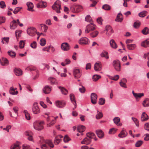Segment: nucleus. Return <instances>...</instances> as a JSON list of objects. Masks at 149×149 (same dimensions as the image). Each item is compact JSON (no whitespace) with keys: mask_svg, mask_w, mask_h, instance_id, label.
Masks as SVG:
<instances>
[{"mask_svg":"<svg viewBox=\"0 0 149 149\" xmlns=\"http://www.w3.org/2000/svg\"><path fill=\"white\" fill-rule=\"evenodd\" d=\"M111 6L109 5L105 4L102 7V8L106 10H109L111 9Z\"/></svg>","mask_w":149,"mask_h":149,"instance_id":"42","label":"nucleus"},{"mask_svg":"<svg viewBox=\"0 0 149 149\" xmlns=\"http://www.w3.org/2000/svg\"><path fill=\"white\" fill-rule=\"evenodd\" d=\"M45 143L47 144L51 148H53L54 146V145L52 143V141L50 140H47L45 141Z\"/></svg>","mask_w":149,"mask_h":149,"instance_id":"46","label":"nucleus"},{"mask_svg":"<svg viewBox=\"0 0 149 149\" xmlns=\"http://www.w3.org/2000/svg\"><path fill=\"white\" fill-rule=\"evenodd\" d=\"M146 11H143L139 14V15L140 17H143L146 15Z\"/></svg>","mask_w":149,"mask_h":149,"instance_id":"51","label":"nucleus"},{"mask_svg":"<svg viewBox=\"0 0 149 149\" xmlns=\"http://www.w3.org/2000/svg\"><path fill=\"white\" fill-rule=\"evenodd\" d=\"M91 142V139L89 138L86 137L81 142V143L82 144H85L88 145Z\"/></svg>","mask_w":149,"mask_h":149,"instance_id":"22","label":"nucleus"},{"mask_svg":"<svg viewBox=\"0 0 149 149\" xmlns=\"http://www.w3.org/2000/svg\"><path fill=\"white\" fill-rule=\"evenodd\" d=\"M100 56L102 57L105 58L106 59L109 58L108 52L105 51H103L100 54Z\"/></svg>","mask_w":149,"mask_h":149,"instance_id":"28","label":"nucleus"},{"mask_svg":"<svg viewBox=\"0 0 149 149\" xmlns=\"http://www.w3.org/2000/svg\"><path fill=\"white\" fill-rule=\"evenodd\" d=\"M33 126L35 129L38 130H41L43 128L42 125L37 122L34 123Z\"/></svg>","mask_w":149,"mask_h":149,"instance_id":"8","label":"nucleus"},{"mask_svg":"<svg viewBox=\"0 0 149 149\" xmlns=\"http://www.w3.org/2000/svg\"><path fill=\"white\" fill-rule=\"evenodd\" d=\"M89 41V40L87 38L84 37L81 38L79 39V43L81 45H84L88 44Z\"/></svg>","mask_w":149,"mask_h":149,"instance_id":"5","label":"nucleus"},{"mask_svg":"<svg viewBox=\"0 0 149 149\" xmlns=\"http://www.w3.org/2000/svg\"><path fill=\"white\" fill-rule=\"evenodd\" d=\"M24 113L25 114V118L27 120H29L30 119V114L28 113L27 110H24Z\"/></svg>","mask_w":149,"mask_h":149,"instance_id":"41","label":"nucleus"},{"mask_svg":"<svg viewBox=\"0 0 149 149\" xmlns=\"http://www.w3.org/2000/svg\"><path fill=\"white\" fill-rule=\"evenodd\" d=\"M140 25V23L139 22H134L133 26L136 29L138 28Z\"/></svg>","mask_w":149,"mask_h":149,"instance_id":"56","label":"nucleus"},{"mask_svg":"<svg viewBox=\"0 0 149 149\" xmlns=\"http://www.w3.org/2000/svg\"><path fill=\"white\" fill-rule=\"evenodd\" d=\"M91 18L89 15H87L85 18L86 21L87 22H90L91 20Z\"/></svg>","mask_w":149,"mask_h":149,"instance_id":"63","label":"nucleus"},{"mask_svg":"<svg viewBox=\"0 0 149 149\" xmlns=\"http://www.w3.org/2000/svg\"><path fill=\"white\" fill-rule=\"evenodd\" d=\"M56 106L59 108H62L64 107L66 105L65 102L63 101H56L55 102Z\"/></svg>","mask_w":149,"mask_h":149,"instance_id":"6","label":"nucleus"},{"mask_svg":"<svg viewBox=\"0 0 149 149\" xmlns=\"http://www.w3.org/2000/svg\"><path fill=\"white\" fill-rule=\"evenodd\" d=\"M149 102V99H145L143 103V105L144 107H148L149 106V104L148 102Z\"/></svg>","mask_w":149,"mask_h":149,"instance_id":"36","label":"nucleus"},{"mask_svg":"<svg viewBox=\"0 0 149 149\" xmlns=\"http://www.w3.org/2000/svg\"><path fill=\"white\" fill-rule=\"evenodd\" d=\"M105 100L104 98H101L99 99V104L101 105H102L105 103Z\"/></svg>","mask_w":149,"mask_h":149,"instance_id":"57","label":"nucleus"},{"mask_svg":"<svg viewBox=\"0 0 149 149\" xmlns=\"http://www.w3.org/2000/svg\"><path fill=\"white\" fill-rule=\"evenodd\" d=\"M10 149H20V147L18 144H14L10 147Z\"/></svg>","mask_w":149,"mask_h":149,"instance_id":"50","label":"nucleus"},{"mask_svg":"<svg viewBox=\"0 0 149 149\" xmlns=\"http://www.w3.org/2000/svg\"><path fill=\"white\" fill-rule=\"evenodd\" d=\"M40 68H42L41 69L42 70H43L46 68L47 70H48L49 69V67L48 65L47 64H43L40 65Z\"/></svg>","mask_w":149,"mask_h":149,"instance_id":"49","label":"nucleus"},{"mask_svg":"<svg viewBox=\"0 0 149 149\" xmlns=\"http://www.w3.org/2000/svg\"><path fill=\"white\" fill-rule=\"evenodd\" d=\"M91 97L92 103L94 104H96L97 98V95L95 93H92L91 94Z\"/></svg>","mask_w":149,"mask_h":149,"instance_id":"7","label":"nucleus"},{"mask_svg":"<svg viewBox=\"0 0 149 149\" xmlns=\"http://www.w3.org/2000/svg\"><path fill=\"white\" fill-rule=\"evenodd\" d=\"M63 136L61 135H59L57 136L54 139V143L57 144H58L60 142L61 138Z\"/></svg>","mask_w":149,"mask_h":149,"instance_id":"27","label":"nucleus"},{"mask_svg":"<svg viewBox=\"0 0 149 149\" xmlns=\"http://www.w3.org/2000/svg\"><path fill=\"white\" fill-rule=\"evenodd\" d=\"M132 119L135 123L136 126L138 127L139 125V123L138 119L136 118L133 117H132Z\"/></svg>","mask_w":149,"mask_h":149,"instance_id":"47","label":"nucleus"},{"mask_svg":"<svg viewBox=\"0 0 149 149\" xmlns=\"http://www.w3.org/2000/svg\"><path fill=\"white\" fill-rule=\"evenodd\" d=\"M8 37H4L2 38L1 43L2 44L7 43L9 41Z\"/></svg>","mask_w":149,"mask_h":149,"instance_id":"39","label":"nucleus"},{"mask_svg":"<svg viewBox=\"0 0 149 149\" xmlns=\"http://www.w3.org/2000/svg\"><path fill=\"white\" fill-rule=\"evenodd\" d=\"M103 116L102 113L100 112H99L96 116V118L97 119H99L101 118Z\"/></svg>","mask_w":149,"mask_h":149,"instance_id":"58","label":"nucleus"},{"mask_svg":"<svg viewBox=\"0 0 149 149\" xmlns=\"http://www.w3.org/2000/svg\"><path fill=\"white\" fill-rule=\"evenodd\" d=\"M113 31L112 29V28L111 29H109V31H107L106 34L108 36H110L111 34L113 33Z\"/></svg>","mask_w":149,"mask_h":149,"instance_id":"61","label":"nucleus"},{"mask_svg":"<svg viewBox=\"0 0 149 149\" xmlns=\"http://www.w3.org/2000/svg\"><path fill=\"white\" fill-rule=\"evenodd\" d=\"M40 26L41 29L43 31V32H46L48 29V26L45 24H41Z\"/></svg>","mask_w":149,"mask_h":149,"instance_id":"34","label":"nucleus"},{"mask_svg":"<svg viewBox=\"0 0 149 149\" xmlns=\"http://www.w3.org/2000/svg\"><path fill=\"white\" fill-rule=\"evenodd\" d=\"M22 32V31L21 30H17L15 32V34L16 37L17 38L19 37L20 36Z\"/></svg>","mask_w":149,"mask_h":149,"instance_id":"48","label":"nucleus"},{"mask_svg":"<svg viewBox=\"0 0 149 149\" xmlns=\"http://www.w3.org/2000/svg\"><path fill=\"white\" fill-rule=\"evenodd\" d=\"M55 120H52L51 122L47 124V127H51L53 126L55 123Z\"/></svg>","mask_w":149,"mask_h":149,"instance_id":"38","label":"nucleus"},{"mask_svg":"<svg viewBox=\"0 0 149 149\" xmlns=\"http://www.w3.org/2000/svg\"><path fill=\"white\" fill-rule=\"evenodd\" d=\"M127 134L126 131L123 130L121 131L120 133L118 134V136L120 138H123L127 136Z\"/></svg>","mask_w":149,"mask_h":149,"instance_id":"24","label":"nucleus"},{"mask_svg":"<svg viewBox=\"0 0 149 149\" xmlns=\"http://www.w3.org/2000/svg\"><path fill=\"white\" fill-rule=\"evenodd\" d=\"M143 141L141 140H139L137 141L135 144V146L136 147H139L140 146L143 144Z\"/></svg>","mask_w":149,"mask_h":149,"instance_id":"55","label":"nucleus"},{"mask_svg":"<svg viewBox=\"0 0 149 149\" xmlns=\"http://www.w3.org/2000/svg\"><path fill=\"white\" fill-rule=\"evenodd\" d=\"M70 140V139L69 138L68 136L67 135H65L63 139L65 143L68 142Z\"/></svg>","mask_w":149,"mask_h":149,"instance_id":"59","label":"nucleus"},{"mask_svg":"<svg viewBox=\"0 0 149 149\" xmlns=\"http://www.w3.org/2000/svg\"><path fill=\"white\" fill-rule=\"evenodd\" d=\"M113 120L114 123L117 124L120 122V119L118 117H116L113 119Z\"/></svg>","mask_w":149,"mask_h":149,"instance_id":"54","label":"nucleus"},{"mask_svg":"<svg viewBox=\"0 0 149 149\" xmlns=\"http://www.w3.org/2000/svg\"><path fill=\"white\" fill-rule=\"evenodd\" d=\"M135 97L136 99L138 98H140L144 96V93H137L136 94H134Z\"/></svg>","mask_w":149,"mask_h":149,"instance_id":"45","label":"nucleus"},{"mask_svg":"<svg viewBox=\"0 0 149 149\" xmlns=\"http://www.w3.org/2000/svg\"><path fill=\"white\" fill-rule=\"evenodd\" d=\"M101 77V76L100 75L95 74L92 77V79L94 81H97L98 79H99Z\"/></svg>","mask_w":149,"mask_h":149,"instance_id":"44","label":"nucleus"},{"mask_svg":"<svg viewBox=\"0 0 149 149\" xmlns=\"http://www.w3.org/2000/svg\"><path fill=\"white\" fill-rule=\"evenodd\" d=\"M96 132L97 136L99 138L102 139L104 137V134L102 130H96Z\"/></svg>","mask_w":149,"mask_h":149,"instance_id":"21","label":"nucleus"},{"mask_svg":"<svg viewBox=\"0 0 149 149\" xmlns=\"http://www.w3.org/2000/svg\"><path fill=\"white\" fill-rule=\"evenodd\" d=\"M126 82V79L125 78H123L120 82V84L121 86L123 87L127 88V87L125 84Z\"/></svg>","mask_w":149,"mask_h":149,"instance_id":"29","label":"nucleus"},{"mask_svg":"<svg viewBox=\"0 0 149 149\" xmlns=\"http://www.w3.org/2000/svg\"><path fill=\"white\" fill-rule=\"evenodd\" d=\"M149 45V39H147L141 43V46L144 47H146L147 46H148Z\"/></svg>","mask_w":149,"mask_h":149,"instance_id":"33","label":"nucleus"},{"mask_svg":"<svg viewBox=\"0 0 149 149\" xmlns=\"http://www.w3.org/2000/svg\"><path fill=\"white\" fill-rule=\"evenodd\" d=\"M109 43L112 48L114 49L117 48L118 45L113 39H111L109 42Z\"/></svg>","mask_w":149,"mask_h":149,"instance_id":"18","label":"nucleus"},{"mask_svg":"<svg viewBox=\"0 0 149 149\" xmlns=\"http://www.w3.org/2000/svg\"><path fill=\"white\" fill-rule=\"evenodd\" d=\"M58 87L60 90L61 93L64 95H66L68 93V91L67 90L65 89L64 88L60 86H58Z\"/></svg>","mask_w":149,"mask_h":149,"instance_id":"25","label":"nucleus"},{"mask_svg":"<svg viewBox=\"0 0 149 149\" xmlns=\"http://www.w3.org/2000/svg\"><path fill=\"white\" fill-rule=\"evenodd\" d=\"M31 47L33 49H36L37 47V43L36 41H33L31 44Z\"/></svg>","mask_w":149,"mask_h":149,"instance_id":"62","label":"nucleus"},{"mask_svg":"<svg viewBox=\"0 0 149 149\" xmlns=\"http://www.w3.org/2000/svg\"><path fill=\"white\" fill-rule=\"evenodd\" d=\"M6 7V5L5 3L3 1H1L0 2V7L2 8H4Z\"/></svg>","mask_w":149,"mask_h":149,"instance_id":"60","label":"nucleus"},{"mask_svg":"<svg viewBox=\"0 0 149 149\" xmlns=\"http://www.w3.org/2000/svg\"><path fill=\"white\" fill-rule=\"evenodd\" d=\"M26 69L28 71H32L35 70H36V67L33 66H29L27 67Z\"/></svg>","mask_w":149,"mask_h":149,"instance_id":"40","label":"nucleus"},{"mask_svg":"<svg viewBox=\"0 0 149 149\" xmlns=\"http://www.w3.org/2000/svg\"><path fill=\"white\" fill-rule=\"evenodd\" d=\"M9 92L10 94L13 95H16L18 93V91H15V88L13 86L10 87L9 90Z\"/></svg>","mask_w":149,"mask_h":149,"instance_id":"26","label":"nucleus"},{"mask_svg":"<svg viewBox=\"0 0 149 149\" xmlns=\"http://www.w3.org/2000/svg\"><path fill=\"white\" fill-rule=\"evenodd\" d=\"M52 7L54 10H56L57 13H60V10L61 9V2L58 0L56 1L52 6Z\"/></svg>","mask_w":149,"mask_h":149,"instance_id":"1","label":"nucleus"},{"mask_svg":"<svg viewBox=\"0 0 149 149\" xmlns=\"http://www.w3.org/2000/svg\"><path fill=\"white\" fill-rule=\"evenodd\" d=\"M99 33V32L97 31H95L90 33L91 36L92 38H95L96 37Z\"/></svg>","mask_w":149,"mask_h":149,"instance_id":"43","label":"nucleus"},{"mask_svg":"<svg viewBox=\"0 0 149 149\" xmlns=\"http://www.w3.org/2000/svg\"><path fill=\"white\" fill-rule=\"evenodd\" d=\"M83 10V7L80 5H77L74 8V12L78 13L81 12Z\"/></svg>","mask_w":149,"mask_h":149,"instance_id":"23","label":"nucleus"},{"mask_svg":"<svg viewBox=\"0 0 149 149\" xmlns=\"http://www.w3.org/2000/svg\"><path fill=\"white\" fill-rule=\"evenodd\" d=\"M14 73L15 75L18 76H20L22 75V70L18 68H15L14 70Z\"/></svg>","mask_w":149,"mask_h":149,"instance_id":"15","label":"nucleus"},{"mask_svg":"<svg viewBox=\"0 0 149 149\" xmlns=\"http://www.w3.org/2000/svg\"><path fill=\"white\" fill-rule=\"evenodd\" d=\"M70 97L72 102L74 106V108H73V109H74L76 108L77 106L74 95L73 94H71L70 95Z\"/></svg>","mask_w":149,"mask_h":149,"instance_id":"9","label":"nucleus"},{"mask_svg":"<svg viewBox=\"0 0 149 149\" xmlns=\"http://www.w3.org/2000/svg\"><path fill=\"white\" fill-rule=\"evenodd\" d=\"M61 47L62 49L64 51H68L70 49L69 44L67 42L62 43Z\"/></svg>","mask_w":149,"mask_h":149,"instance_id":"10","label":"nucleus"},{"mask_svg":"<svg viewBox=\"0 0 149 149\" xmlns=\"http://www.w3.org/2000/svg\"><path fill=\"white\" fill-rule=\"evenodd\" d=\"M113 65L115 70L117 71L120 70V65L119 61L118 60L114 61L113 63Z\"/></svg>","mask_w":149,"mask_h":149,"instance_id":"3","label":"nucleus"},{"mask_svg":"<svg viewBox=\"0 0 149 149\" xmlns=\"http://www.w3.org/2000/svg\"><path fill=\"white\" fill-rule=\"evenodd\" d=\"M32 111L35 114H37L40 112V110L37 105V103L34 102L33 104L32 108Z\"/></svg>","mask_w":149,"mask_h":149,"instance_id":"2","label":"nucleus"},{"mask_svg":"<svg viewBox=\"0 0 149 149\" xmlns=\"http://www.w3.org/2000/svg\"><path fill=\"white\" fill-rule=\"evenodd\" d=\"M86 135L87 137L90 138L91 139L95 136V134L94 133L91 132L87 133Z\"/></svg>","mask_w":149,"mask_h":149,"instance_id":"37","label":"nucleus"},{"mask_svg":"<svg viewBox=\"0 0 149 149\" xmlns=\"http://www.w3.org/2000/svg\"><path fill=\"white\" fill-rule=\"evenodd\" d=\"M77 131L79 132H82L85 130V127L83 125H79L77 127Z\"/></svg>","mask_w":149,"mask_h":149,"instance_id":"31","label":"nucleus"},{"mask_svg":"<svg viewBox=\"0 0 149 149\" xmlns=\"http://www.w3.org/2000/svg\"><path fill=\"white\" fill-rule=\"evenodd\" d=\"M36 6L38 8H44L47 6V3L44 1H40L37 4Z\"/></svg>","mask_w":149,"mask_h":149,"instance_id":"14","label":"nucleus"},{"mask_svg":"<svg viewBox=\"0 0 149 149\" xmlns=\"http://www.w3.org/2000/svg\"><path fill=\"white\" fill-rule=\"evenodd\" d=\"M28 7V10L29 11H33L34 10L33 9L34 6L33 4L31 2H28L26 3Z\"/></svg>","mask_w":149,"mask_h":149,"instance_id":"20","label":"nucleus"},{"mask_svg":"<svg viewBox=\"0 0 149 149\" xmlns=\"http://www.w3.org/2000/svg\"><path fill=\"white\" fill-rule=\"evenodd\" d=\"M17 26V22L16 20H13L10 23V26L11 29H15Z\"/></svg>","mask_w":149,"mask_h":149,"instance_id":"13","label":"nucleus"},{"mask_svg":"<svg viewBox=\"0 0 149 149\" xmlns=\"http://www.w3.org/2000/svg\"><path fill=\"white\" fill-rule=\"evenodd\" d=\"M73 73L75 78L79 77L81 75L79 70L76 68H74V69Z\"/></svg>","mask_w":149,"mask_h":149,"instance_id":"11","label":"nucleus"},{"mask_svg":"<svg viewBox=\"0 0 149 149\" xmlns=\"http://www.w3.org/2000/svg\"><path fill=\"white\" fill-rule=\"evenodd\" d=\"M46 40L44 38H42L40 40V45L42 46H44L46 44Z\"/></svg>","mask_w":149,"mask_h":149,"instance_id":"53","label":"nucleus"},{"mask_svg":"<svg viewBox=\"0 0 149 149\" xmlns=\"http://www.w3.org/2000/svg\"><path fill=\"white\" fill-rule=\"evenodd\" d=\"M127 48L130 50H133L136 47L135 44H127Z\"/></svg>","mask_w":149,"mask_h":149,"instance_id":"32","label":"nucleus"},{"mask_svg":"<svg viewBox=\"0 0 149 149\" xmlns=\"http://www.w3.org/2000/svg\"><path fill=\"white\" fill-rule=\"evenodd\" d=\"M102 68L101 63L100 62H96L94 65V70L96 71L100 70Z\"/></svg>","mask_w":149,"mask_h":149,"instance_id":"12","label":"nucleus"},{"mask_svg":"<svg viewBox=\"0 0 149 149\" xmlns=\"http://www.w3.org/2000/svg\"><path fill=\"white\" fill-rule=\"evenodd\" d=\"M148 119V117L146 113L143 112L141 115V120L142 121H145Z\"/></svg>","mask_w":149,"mask_h":149,"instance_id":"19","label":"nucleus"},{"mask_svg":"<svg viewBox=\"0 0 149 149\" xmlns=\"http://www.w3.org/2000/svg\"><path fill=\"white\" fill-rule=\"evenodd\" d=\"M23 149H30V147L29 145L24 144L22 146Z\"/></svg>","mask_w":149,"mask_h":149,"instance_id":"64","label":"nucleus"},{"mask_svg":"<svg viewBox=\"0 0 149 149\" xmlns=\"http://www.w3.org/2000/svg\"><path fill=\"white\" fill-rule=\"evenodd\" d=\"M87 26L88 29H89L90 31H91L95 29L96 27L95 25L93 23L90 24Z\"/></svg>","mask_w":149,"mask_h":149,"instance_id":"30","label":"nucleus"},{"mask_svg":"<svg viewBox=\"0 0 149 149\" xmlns=\"http://www.w3.org/2000/svg\"><path fill=\"white\" fill-rule=\"evenodd\" d=\"M142 32L143 35H148L149 33V29L147 27H145L143 29Z\"/></svg>","mask_w":149,"mask_h":149,"instance_id":"35","label":"nucleus"},{"mask_svg":"<svg viewBox=\"0 0 149 149\" xmlns=\"http://www.w3.org/2000/svg\"><path fill=\"white\" fill-rule=\"evenodd\" d=\"M1 64L2 65H7L9 64V62L7 59L6 58L2 57L0 60Z\"/></svg>","mask_w":149,"mask_h":149,"instance_id":"16","label":"nucleus"},{"mask_svg":"<svg viewBox=\"0 0 149 149\" xmlns=\"http://www.w3.org/2000/svg\"><path fill=\"white\" fill-rule=\"evenodd\" d=\"M52 90L51 87L49 86H45L43 89V92L45 94H48L50 93Z\"/></svg>","mask_w":149,"mask_h":149,"instance_id":"17","label":"nucleus"},{"mask_svg":"<svg viewBox=\"0 0 149 149\" xmlns=\"http://www.w3.org/2000/svg\"><path fill=\"white\" fill-rule=\"evenodd\" d=\"M36 29L33 27L28 28L27 30V33L31 36H33L36 34Z\"/></svg>","mask_w":149,"mask_h":149,"instance_id":"4","label":"nucleus"},{"mask_svg":"<svg viewBox=\"0 0 149 149\" xmlns=\"http://www.w3.org/2000/svg\"><path fill=\"white\" fill-rule=\"evenodd\" d=\"M8 55L13 58L15 56V53L14 51H8Z\"/></svg>","mask_w":149,"mask_h":149,"instance_id":"52","label":"nucleus"}]
</instances>
